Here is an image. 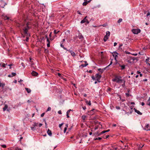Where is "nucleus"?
Returning a JSON list of instances; mask_svg holds the SVG:
<instances>
[{"instance_id":"f257e3e1","label":"nucleus","mask_w":150,"mask_h":150,"mask_svg":"<svg viewBox=\"0 0 150 150\" xmlns=\"http://www.w3.org/2000/svg\"><path fill=\"white\" fill-rule=\"evenodd\" d=\"M29 25V23H27L26 24V26L23 29V30L24 34L27 36L25 41L28 42L29 40V37L30 36V35L28 33V30L30 29V27L28 26Z\"/></svg>"},{"instance_id":"f03ea898","label":"nucleus","mask_w":150,"mask_h":150,"mask_svg":"<svg viewBox=\"0 0 150 150\" xmlns=\"http://www.w3.org/2000/svg\"><path fill=\"white\" fill-rule=\"evenodd\" d=\"M124 79H122V77L120 76H115L114 79H112V81L118 83H122Z\"/></svg>"},{"instance_id":"7ed1b4c3","label":"nucleus","mask_w":150,"mask_h":150,"mask_svg":"<svg viewBox=\"0 0 150 150\" xmlns=\"http://www.w3.org/2000/svg\"><path fill=\"white\" fill-rule=\"evenodd\" d=\"M101 77V76L99 74H97L96 75L95 78L93 76L92 77V78L93 80H96L98 81L99 82H100V78Z\"/></svg>"},{"instance_id":"20e7f679","label":"nucleus","mask_w":150,"mask_h":150,"mask_svg":"<svg viewBox=\"0 0 150 150\" xmlns=\"http://www.w3.org/2000/svg\"><path fill=\"white\" fill-rule=\"evenodd\" d=\"M110 35V33L109 31H107L106 32V35L104 36V38L103 39L104 41L106 42L108 38V37Z\"/></svg>"},{"instance_id":"39448f33","label":"nucleus","mask_w":150,"mask_h":150,"mask_svg":"<svg viewBox=\"0 0 150 150\" xmlns=\"http://www.w3.org/2000/svg\"><path fill=\"white\" fill-rule=\"evenodd\" d=\"M112 64V62H110V64L108 66H107L105 68H103V69L99 68V69H98V70L100 72L102 73L104 71V70H105L108 67Z\"/></svg>"},{"instance_id":"423d86ee","label":"nucleus","mask_w":150,"mask_h":150,"mask_svg":"<svg viewBox=\"0 0 150 150\" xmlns=\"http://www.w3.org/2000/svg\"><path fill=\"white\" fill-rule=\"evenodd\" d=\"M132 31L133 33L136 34H138L139 33H140L141 31L140 29H132Z\"/></svg>"},{"instance_id":"0eeeda50","label":"nucleus","mask_w":150,"mask_h":150,"mask_svg":"<svg viewBox=\"0 0 150 150\" xmlns=\"http://www.w3.org/2000/svg\"><path fill=\"white\" fill-rule=\"evenodd\" d=\"M67 51H69L71 53V55L73 57H74L76 56V54L75 53H74V52L72 51L71 50H67Z\"/></svg>"},{"instance_id":"6e6552de","label":"nucleus","mask_w":150,"mask_h":150,"mask_svg":"<svg viewBox=\"0 0 150 150\" xmlns=\"http://www.w3.org/2000/svg\"><path fill=\"white\" fill-rule=\"evenodd\" d=\"M150 59V58L149 57H147V59H146L145 62H146V64H148L149 66H150V64L149 63V60Z\"/></svg>"},{"instance_id":"1a4fd4ad","label":"nucleus","mask_w":150,"mask_h":150,"mask_svg":"<svg viewBox=\"0 0 150 150\" xmlns=\"http://www.w3.org/2000/svg\"><path fill=\"white\" fill-rule=\"evenodd\" d=\"M16 74L15 73L12 72L11 74L8 75V76L9 77H12L16 75Z\"/></svg>"},{"instance_id":"9d476101","label":"nucleus","mask_w":150,"mask_h":150,"mask_svg":"<svg viewBox=\"0 0 150 150\" xmlns=\"http://www.w3.org/2000/svg\"><path fill=\"white\" fill-rule=\"evenodd\" d=\"M87 16H86L83 20L81 21V23H83L88 21V20L86 19Z\"/></svg>"},{"instance_id":"9b49d317","label":"nucleus","mask_w":150,"mask_h":150,"mask_svg":"<svg viewBox=\"0 0 150 150\" xmlns=\"http://www.w3.org/2000/svg\"><path fill=\"white\" fill-rule=\"evenodd\" d=\"M134 110L135 112L137 113L139 115H142V113L140 112L139 110H137L135 108H134Z\"/></svg>"},{"instance_id":"f8f14e48","label":"nucleus","mask_w":150,"mask_h":150,"mask_svg":"<svg viewBox=\"0 0 150 150\" xmlns=\"http://www.w3.org/2000/svg\"><path fill=\"white\" fill-rule=\"evenodd\" d=\"M144 129L146 131H148V130H150V129L149 128V124H148L146 125V126H145Z\"/></svg>"},{"instance_id":"ddd939ff","label":"nucleus","mask_w":150,"mask_h":150,"mask_svg":"<svg viewBox=\"0 0 150 150\" xmlns=\"http://www.w3.org/2000/svg\"><path fill=\"white\" fill-rule=\"evenodd\" d=\"M32 75L33 76H37L38 75V73L34 71H33L31 73Z\"/></svg>"},{"instance_id":"4468645a","label":"nucleus","mask_w":150,"mask_h":150,"mask_svg":"<svg viewBox=\"0 0 150 150\" xmlns=\"http://www.w3.org/2000/svg\"><path fill=\"white\" fill-rule=\"evenodd\" d=\"M47 134L50 137H52V132L49 129H48L47 130Z\"/></svg>"},{"instance_id":"2eb2a0df","label":"nucleus","mask_w":150,"mask_h":150,"mask_svg":"<svg viewBox=\"0 0 150 150\" xmlns=\"http://www.w3.org/2000/svg\"><path fill=\"white\" fill-rule=\"evenodd\" d=\"M85 64H82L81 65V66L82 67H84L88 65V64L87 63L86 61H85Z\"/></svg>"},{"instance_id":"dca6fc26","label":"nucleus","mask_w":150,"mask_h":150,"mask_svg":"<svg viewBox=\"0 0 150 150\" xmlns=\"http://www.w3.org/2000/svg\"><path fill=\"white\" fill-rule=\"evenodd\" d=\"M39 123L38 122H34L33 125V126L34 127H38V126Z\"/></svg>"},{"instance_id":"f3484780","label":"nucleus","mask_w":150,"mask_h":150,"mask_svg":"<svg viewBox=\"0 0 150 150\" xmlns=\"http://www.w3.org/2000/svg\"><path fill=\"white\" fill-rule=\"evenodd\" d=\"M79 38L80 39H81L83 38V36L81 33H79L78 36Z\"/></svg>"},{"instance_id":"a211bd4d","label":"nucleus","mask_w":150,"mask_h":150,"mask_svg":"<svg viewBox=\"0 0 150 150\" xmlns=\"http://www.w3.org/2000/svg\"><path fill=\"white\" fill-rule=\"evenodd\" d=\"M8 108V105H5L4 107L3 108V110L5 111Z\"/></svg>"},{"instance_id":"6ab92c4d","label":"nucleus","mask_w":150,"mask_h":150,"mask_svg":"<svg viewBox=\"0 0 150 150\" xmlns=\"http://www.w3.org/2000/svg\"><path fill=\"white\" fill-rule=\"evenodd\" d=\"M25 89L28 93H29L31 92V90L30 89L26 88H25Z\"/></svg>"},{"instance_id":"aec40b11","label":"nucleus","mask_w":150,"mask_h":150,"mask_svg":"<svg viewBox=\"0 0 150 150\" xmlns=\"http://www.w3.org/2000/svg\"><path fill=\"white\" fill-rule=\"evenodd\" d=\"M122 82L123 83V84H122L121 85V86L123 88H124L125 86V80L124 79L123 81Z\"/></svg>"},{"instance_id":"412c9836","label":"nucleus","mask_w":150,"mask_h":150,"mask_svg":"<svg viewBox=\"0 0 150 150\" xmlns=\"http://www.w3.org/2000/svg\"><path fill=\"white\" fill-rule=\"evenodd\" d=\"M120 66L121 67V70H123L125 68V66L124 65H120Z\"/></svg>"},{"instance_id":"4be33fe9","label":"nucleus","mask_w":150,"mask_h":150,"mask_svg":"<svg viewBox=\"0 0 150 150\" xmlns=\"http://www.w3.org/2000/svg\"><path fill=\"white\" fill-rule=\"evenodd\" d=\"M66 127L64 128V133H65V132L67 130V128L68 127V124H66Z\"/></svg>"},{"instance_id":"5701e85b","label":"nucleus","mask_w":150,"mask_h":150,"mask_svg":"<svg viewBox=\"0 0 150 150\" xmlns=\"http://www.w3.org/2000/svg\"><path fill=\"white\" fill-rule=\"evenodd\" d=\"M86 104L88 105H91V103L90 101H88L87 100H86Z\"/></svg>"},{"instance_id":"b1692460","label":"nucleus","mask_w":150,"mask_h":150,"mask_svg":"<svg viewBox=\"0 0 150 150\" xmlns=\"http://www.w3.org/2000/svg\"><path fill=\"white\" fill-rule=\"evenodd\" d=\"M86 117V116L85 115H83L82 116V119L84 120H85Z\"/></svg>"},{"instance_id":"393cba45","label":"nucleus","mask_w":150,"mask_h":150,"mask_svg":"<svg viewBox=\"0 0 150 150\" xmlns=\"http://www.w3.org/2000/svg\"><path fill=\"white\" fill-rule=\"evenodd\" d=\"M122 110L125 112V114H127L128 115H129V114H130L129 112H126L125 111V110Z\"/></svg>"},{"instance_id":"a878e982","label":"nucleus","mask_w":150,"mask_h":150,"mask_svg":"<svg viewBox=\"0 0 150 150\" xmlns=\"http://www.w3.org/2000/svg\"><path fill=\"white\" fill-rule=\"evenodd\" d=\"M122 19L121 18H120L117 21V22L119 23H120L122 21Z\"/></svg>"},{"instance_id":"bb28decb","label":"nucleus","mask_w":150,"mask_h":150,"mask_svg":"<svg viewBox=\"0 0 150 150\" xmlns=\"http://www.w3.org/2000/svg\"><path fill=\"white\" fill-rule=\"evenodd\" d=\"M47 47H50V42L49 41V40H48V38H47Z\"/></svg>"},{"instance_id":"cd10ccee","label":"nucleus","mask_w":150,"mask_h":150,"mask_svg":"<svg viewBox=\"0 0 150 150\" xmlns=\"http://www.w3.org/2000/svg\"><path fill=\"white\" fill-rule=\"evenodd\" d=\"M4 86H5L4 84L0 82V87L1 86L4 87Z\"/></svg>"},{"instance_id":"c85d7f7f","label":"nucleus","mask_w":150,"mask_h":150,"mask_svg":"<svg viewBox=\"0 0 150 150\" xmlns=\"http://www.w3.org/2000/svg\"><path fill=\"white\" fill-rule=\"evenodd\" d=\"M4 19L5 20H7L9 19V18L8 17H7L6 16H4Z\"/></svg>"},{"instance_id":"c756f323","label":"nucleus","mask_w":150,"mask_h":150,"mask_svg":"<svg viewBox=\"0 0 150 150\" xmlns=\"http://www.w3.org/2000/svg\"><path fill=\"white\" fill-rule=\"evenodd\" d=\"M87 4L86 1H85L83 3V6H86Z\"/></svg>"},{"instance_id":"7c9ffc66","label":"nucleus","mask_w":150,"mask_h":150,"mask_svg":"<svg viewBox=\"0 0 150 150\" xmlns=\"http://www.w3.org/2000/svg\"><path fill=\"white\" fill-rule=\"evenodd\" d=\"M147 104V105L150 106V100H149V99L148 100Z\"/></svg>"},{"instance_id":"2f4dec72","label":"nucleus","mask_w":150,"mask_h":150,"mask_svg":"<svg viewBox=\"0 0 150 150\" xmlns=\"http://www.w3.org/2000/svg\"><path fill=\"white\" fill-rule=\"evenodd\" d=\"M16 150H22L21 149L19 148L18 147H16L15 148Z\"/></svg>"},{"instance_id":"473e14b6","label":"nucleus","mask_w":150,"mask_h":150,"mask_svg":"<svg viewBox=\"0 0 150 150\" xmlns=\"http://www.w3.org/2000/svg\"><path fill=\"white\" fill-rule=\"evenodd\" d=\"M6 65H7V64L3 63L2 65V67H5Z\"/></svg>"},{"instance_id":"72a5a7b5","label":"nucleus","mask_w":150,"mask_h":150,"mask_svg":"<svg viewBox=\"0 0 150 150\" xmlns=\"http://www.w3.org/2000/svg\"><path fill=\"white\" fill-rule=\"evenodd\" d=\"M31 59L30 58V61L31 62V65H33L34 64L33 63V61L31 60Z\"/></svg>"},{"instance_id":"f704fd0d","label":"nucleus","mask_w":150,"mask_h":150,"mask_svg":"<svg viewBox=\"0 0 150 150\" xmlns=\"http://www.w3.org/2000/svg\"><path fill=\"white\" fill-rule=\"evenodd\" d=\"M2 147L4 148H5L6 147V145L3 144L1 145Z\"/></svg>"},{"instance_id":"c9c22d12","label":"nucleus","mask_w":150,"mask_h":150,"mask_svg":"<svg viewBox=\"0 0 150 150\" xmlns=\"http://www.w3.org/2000/svg\"><path fill=\"white\" fill-rule=\"evenodd\" d=\"M35 127H31V129L32 130H34L35 129Z\"/></svg>"},{"instance_id":"e433bc0d","label":"nucleus","mask_w":150,"mask_h":150,"mask_svg":"<svg viewBox=\"0 0 150 150\" xmlns=\"http://www.w3.org/2000/svg\"><path fill=\"white\" fill-rule=\"evenodd\" d=\"M105 132H106V130L103 131L100 133V134H104Z\"/></svg>"},{"instance_id":"4c0bfd02","label":"nucleus","mask_w":150,"mask_h":150,"mask_svg":"<svg viewBox=\"0 0 150 150\" xmlns=\"http://www.w3.org/2000/svg\"><path fill=\"white\" fill-rule=\"evenodd\" d=\"M150 15V13L149 11H148L146 14V16L148 17Z\"/></svg>"},{"instance_id":"58836bf2","label":"nucleus","mask_w":150,"mask_h":150,"mask_svg":"<svg viewBox=\"0 0 150 150\" xmlns=\"http://www.w3.org/2000/svg\"><path fill=\"white\" fill-rule=\"evenodd\" d=\"M63 123H62V124H60L59 125V127H60V128H61V127L62 126V125H63Z\"/></svg>"},{"instance_id":"ea45409f","label":"nucleus","mask_w":150,"mask_h":150,"mask_svg":"<svg viewBox=\"0 0 150 150\" xmlns=\"http://www.w3.org/2000/svg\"><path fill=\"white\" fill-rule=\"evenodd\" d=\"M45 114V113L44 112V113H42L41 115V117H43L44 116V115Z\"/></svg>"},{"instance_id":"a19ab883","label":"nucleus","mask_w":150,"mask_h":150,"mask_svg":"<svg viewBox=\"0 0 150 150\" xmlns=\"http://www.w3.org/2000/svg\"><path fill=\"white\" fill-rule=\"evenodd\" d=\"M59 32V31H57H57H56V30H54V33L55 34L57 33H58Z\"/></svg>"},{"instance_id":"79ce46f5","label":"nucleus","mask_w":150,"mask_h":150,"mask_svg":"<svg viewBox=\"0 0 150 150\" xmlns=\"http://www.w3.org/2000/svg\"><path fill=\"white\" fill-rule=\"evenodd\" d=\"M116 108L117 110H119L120 109V107L119 106H116Z\"/></svg>"},{"instance_id":"37998d69","label":"nucleus","mask_w":150,"mask_h":150,"mask_svg":"<svg viewBox=\"0 0 150 150\" xmlns=\"http://www.w3.org/2000/svg\"><path fill=\"white\" fill-rule=\"evenodd\" d=\"M58 114H62V112H61V111L60 110H59L58 111Z\"/></svg>"},{"instance_id":"c03bdc74","label":"nucleus","mask_w":150,"mask_h":150,"mask_svg":"<svg viewBox=\"0 0 150 150\" xmlns=\"http://www.w3.org/2000/svg\"><path fill=\"white\" fill-rule=\"evenodd\" d=\"M51 108L50 107H49L47 108V111H50L51 110Z\"/></svg>"},{"instance_id":"a18cd8bd","label":"nucleus","mask_w":150,"mask_h":150,"mask_svg":"<svg viewBox=\"0 0 150 150\" xmlns=\"http://www.w3.org/2000/svg\"><path fill=\"white\" fill-rule=\"evenodd\" d=\"M71 110V109H70V110H68L67 111V113H68L69 114V113L70 112V111Z\"/></svg>"},{"instance_id":"49530a36","label":"nucleus","mask_w":150,"mask_h":150,"mask_svg":"<svg viewBox=\"0 0 150 150\" xmlns=\"http://www.w3.org/2000/svg\"><path fill=\"white\" fill-rule=\"evenodd\" d=\"M12 65H13V64H8V66H9V67H10V68H9L10 69H11V66H12Z\"/></svg>"},{"instance_id":"de8ad7c7","label":"nucleus","mask_w":150,"mask_h":150,"mask_svg":"<svg viewBox=\"0 0 150 150\" xmlns=\"http://www.w3.org/2000/svg\"><path fill=\"white\" fill-rule=\"evenodd\" d=\"M106 25H107V24H103L102 25H100V26H102L103 27H105L106 26Z\"/></svg>"},{"instance_id":"09e8293b","label":"nucleus","mask_w":150,"mask_h":150,"mask_svg":"<svg viewBox=\"0 0 150 150\" xmlns=\"http://www.w3.org/2000/svg\"><path fill=\"white\" fill-rule=\"evenodd\" d=\"M125 94H126V95L127 97H128V96H129V93H125Z\"/></svg>"},{"instance_id":"8fccbe9b","label":"nucleus","mask_w":150,"mask_h":150,"mask_svg":"<svg viewBox=\"0 0 150 150\" xmlns=\"http://www.w3.org/2000/svg\"><path fill=\"white\" fill-rule=\"evenodd\" d=\"M42 125V124L41 123H39L38 126L40 127Z\"/></svg>"},{"instance_id":"3c124183","label":"nucleus","mask_w":150,"mask_h":150,"mask_svg":"<svg viewBox=\"0 0 150 150\" xmlns=\"http://www.w3.org/2000/svg\"><path fill=\"white\" fill-rule=\"evenodd\" d=\"M82 108H83V109L84 110H85L86 109V106H84V107H82Z\"/></svg>"},{"instance_id":"603ef678","label":"nucleus","mask_w":150,"mask_h":150,"mask_svg":"<svg viewBox=\"0 0 150 150\" xmlns=\"http://www.w3.org/2000/svg\"><path fill=\"white\" fill-rule=\"evenodd\" d=\"M117 45V43L116 42H115L114 43V46H115Z\"/></svg>"},{"instance_id":"864d4df0","label":"nucleus","mask_w":150,"mask_h":150,"mask_svg":"<svg viewBox=\"0 0 150 150\" xmlns=\"http://www.w3.org/2000/svg\"><path fill=\"white\" fill-rule=\"evenodd\" d=\"M96 139L100 140L101 139V138L100 137H98V138H97Z\"/></svg>"},{"instance_id":"5fc2aeb1","label":"nucleus","mask_w":150,"mask_h":150,"mask_svg":"<svg viewBox=\"0 0 150 150\" xmlns=\"http://www.w3.org/2000/svg\"><path fill=\"white\" fill-rule=\"evenodd\" d=\"M123 45H122V44H121L120 45H119V48H120Z\"/></svg>"},{"instance_id":"6e6d98bb","label":"nucleus","mask_w":150,"mask_h":150,"mask_svg":"<svg viewBox=\"0 0 150 150\" xmlns=\"http://www.w3.org/2000/svg\"><path fill=\"white\" fill-rule=\"evenodd\" d=\"M69 114L68 113H67V118H69Z\"/></svg>"},{"instance_id":"4d7b16f0","label":"nucleus","mask_w":150,"mask_h":150,"mask_svg":"<svg viewBox=\"0 0 150 150\" xmlns=\"http://www.w3.org/2000/svg\"><path fill=\"white\" fill-rule=\"evenodd\" d=\"M132 55L135 56H136L137 55V53H134Z\"/></svg>"},{"instance_id":"13d9d810","label":"nucleus","mask_w":150,"mask_h":150,"mask_svg":"<svg viewBox=\"0 0 150 150\" xmlns=\"http://www.w3.org/2000/svg\"><path fill=\"white\" fill-rule=\"evenodd\" d=\"M145 104V103L144 102H142L141 103V105L142 106H144Z\"/></svg>"},{"instance_id":"bf43d9fd","label":"nucleus","mask_w":150,"mask_h":150,"mask_svg":"<svg viewBox=\"0 0 150 150\" xmlns=\"http://www.w3.org/2000/svg\"><path fill=\"white\" fill-rule=\"evenodd\" d=\"M77 13L78 14L80 15H81V13L79 11H78Z\"/></svg>"},{"instance_id":"052dcab7","label":"nucleus","mask_w":150,"mask_h":150,"mask_svg":"<svg viewBox=\"0 0 150 150\" xmlns=\"http://www.w3.org/2000/svg\"><path fill=\"white\" fill-rule=\"evenodd\" d=\"M58 76H59L60 77V76H61V74H60V73H58Z\"/></svg>"},{"instance_id":"680f3d73","label":"nucleus","mask_w":150,"mask_h":150,"mask_svg":"<svg viewBox=\"0 0 150 150\" xmlns=\"http://www.w3.org/2000/svg\"><path fill=\"white\" fill-rule=\"evenodd\" d=\"M51 34H52V32H50V34H49V37L50 38L51 37Z\"/></svg>"},{"instance_id":"e2e57ef3","label":"nucleus","mask_w":150,"mask_h":150,"mask_svg":"<svg viewBox=\"0 0 150 150\" xmlns=\"http://www.w3.org/2000/svg\"><path fill=\"white\" fill-rule=\"evenodd\" d=\"M117 57V55H116L115 56V60H116V58Z\"/></svg>"},{"instance_id":"0e129e2a","label":"nucleus","mask_w":150,"mask_h":150,"mask_svg":"<svg viewBox=\"0 0 150 150\" xmlns=\"http://www.w3.org/2000/svg\"><path fill=\"white\" fill-rule=\"evenodd\" d=\"M139 76L140 77H142V74L140 73L139 74Z\"/></svg>"},{"instance_id":"69168bd1","label":"nucleus","mask_w":150,"mask_h":150,"mask_svg":"<svg viewBox=\"0 0 150 150\" xmlns=\"http://www.w3.org/2000/svg\"><path fill=\"white\" fill-rule=\"evenodd\" d=\"M91 1V0H89V1H86V2H87V3L88 4V3H89V2H90Z\"/></svg>"},{"instance_id":"338daca9","label":"nucleus","mask_w":150,"mask_h":150,"mask_svg":"<svg viewBox=\"0 0 150 150\" xmlns=\"http://www.w3.org/2000/svg\"><path fill=\"white\" fill-rule=\"evenodd\" d=\"M61 47L62 48H64V46L62 45V44H61L60 45Z\"/></svg>"},{"instance_id":"774afa93","label":"nucleus","mask_w":150,"mask_h":150,"mask_svg":"<svg viewBox=\"0 0 150 150\" xmlns=\"http://www.w3.org/2000/svg\"><path fill=\"white\" fill-rule=\"evenodd\" d=\"M134 104V103L133 102H132L131 103V104Z\"/></svg>"}]
</instances>
